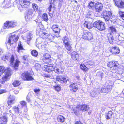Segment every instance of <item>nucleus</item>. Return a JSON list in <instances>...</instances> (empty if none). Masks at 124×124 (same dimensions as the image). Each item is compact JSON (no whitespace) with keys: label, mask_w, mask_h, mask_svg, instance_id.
I'll list each match as a JSON object with an SVG mask.
<instances>
[{"label":"nucleus","mask_w":124,"mask_h":124,"mask_svg":"<svg viewBox=\"0 0 124 124\" xmlns=\"http://www.w3.org/2000/svg\"><path fill=\"white\" fill-rule=\"evenodd\" d=\"M57 119L58 122L62 123L64 121L65 118L62 116H60L58 117Z\"/></svg>","instance_id":"nucleus-30"},{"label":"nucleus","mask_w":124,"mask_h":124,"mask_svg":"<svg viewBox=\"0 0 124 124\" xmlns=\"http://www.w3.org/2000/svg\"><path fill=\"white\" fill-rule=\"evenodd\" d=\"M86 16L87 17H88V18H90V17H91V14L90 13H88V14H87V15Z\"/></svg>","instance_id":"nucleus-58"},{"label":"nucleus","mask_w":124,"mask_h":124,"mask_svg":"<svg viewBox=\"0 0 124 124\" xmlns=\"http://www.w3.org/2000/svg\"><path fill=\"white\" fill-rule=\"evenodd\" d=\"M25 19L27 21H30L32 19L31 16L27 14L25 16Z\"/></svg>","instance_id":"nucleus-34"},{"label":"nucleus","mask_w":124,"mask_h":124,"mask_svg":"<svg viewBox=\"0 0 124 124\" xmlns=\"http://www.w3.org/2000/svg\"><path fill=\"white\" fill-rule=\"evenodd\" d=\"M49 58H51V56L48 54H46L43 58V61Z\"/></svg>","instance_id":"nucleus-42"},{"label":"nucleus","mask_w":124,"mask_h":124,"mask_svg":"<svg viewBox=\"0 0 124 124\" xmlns=\"http://www.w3.org/2000/svg\"><path fill=\"white\" fill-rule=\"evenodd\" d=\"M21 6L23 8H27L30 4L29 0H22L20 2Z\"/></svg>","instance_id":"nucleus-11"},{"label":"nucleus","mask_w":124,"mask_h":124,"mask_svg":"<svg viewBox=\"0 0 124 124\" xmlns=\"http://www.w3.org/2000/svg\"><path fill=\"white\" fill-rule=\"evenodd\" d=\"M15 98L14 97L10 96L9 98L8 101V105H10L14 104L15 102Z\"/></svg>","instance_id":"nucleus-21"},{"label":"nucleus","mask_w":124,"mask_h":124,"mask_svg":"<svg viewBox=\"0 0 124 124\" xmlns=\"http://www.w3.org/2000/svg\"><path fill=\"white\" fill-rule=\"evenodd\" d=\"M62 40L64 44L71 42L70 38L66 36L63 38Z\"/></svg>","instance_id":"nucleus-27"},{"label":"nucleus","mask_w":124,"mask_h":124,"mask_svg":"<svg viewBox=\"0 0 124 124\" xmlns=\"http://www.w3.org/2000/svg\"><path fill=\"white\" fill-rule=\"evenodd\" d=\"M41 66V65L39 64L36 63L35 65V67L36 69L39 68Z\"/></svg>","instance_id":"nucleus-50"},{"label":"nucleus","mask_w":124,"mask_h":124,"mask_svg":"<svg viewBox=\"0 0 124 124\" xmlns=\"http://www.w3.org/2000/svg\"><path fill=\"white\" fill-rule=\"evenodd\" d=\"M23 60L25 61L27 60V56L26 55H24L23 56Z\"/></svg>","instance_id":"nucleus-57"},{"label":"nucleus","mask_w":124,"mask_h":124,"mask_svg":"<svg viewBox=\"0 0 124 124\" xmlns=\"http://www.w3.org/2000/svg\"><path fill=\"white\" fill-rule=\"evenodd\" d=\"M80 67L81 69L84 71H86L88 70V69L84 64H82L80 65Z\"/></svg>","instance_id":"nucleus-32"},{"label":"nucleus","mask_w":124,"mask_h":124,"mask_svg":"<svg viewBox=\"0 0 124 124\" xmlns=\"http://www.w3.org/2000/svg\"><path fill=\"white\" fill-rule=\"evenodd\" d=\"M119 64L117 61H114L108 63V66L110 67L111 70H115Z\"/></svg>","instance_id":"nucleus-8"},{"label":"nucleus","mask_w":124,"mask_h":124,"mask_svg":"<svg viewBox=\"0 0 124 124\" xmlns=\"http://www.w3.org/2000/svg\"><path fill=\"white\" fill-rule=\"evenodd\" d=\"M94 6V3L92 1L88 5V7L89 8L93 7Z\"/></svg>","instance_id":"nucleus-45"},{"label":"nucleus","mask_w":124,"mask_h":124,"mask_svg":"<svg viewBox=\"0 0 124 124\" xmlns=\"http://www.w3.org/2000/svg\"><path fill=\"white\" fill-rule=\"evenodd\" d=\"M77 107L78 108V109H79V110H80V111H87L89 108V106L85 104L78 105Z\"/></svg>","instance_id":"nucleus-14"},{"label":"nucleus","mask_w":124,"mask_h":124,"mask_svg":"<svg viewBox=\"0 0 124 124\" xmlns=\"http://www.w3.org/2000/svg\"><path fill=\"white\" fill-rule=\"evenodd\" d=\"M6 26H4V27L2 28L1 29V31L0 32L1 33V32H5V29H8V28H6Z\"/></svg>","instance_id":"nucleus-52"},{"label":"nucleus","mask_w":124,"mask_h":124,"mask_svg":"<svg viewBox=\"0 0 124 124\" xmlns=\"http://www.w3.org/2000/svg\"><path fill=\"white\" fill-rule=\"evenodd\" d=\"M31 54L33 56L35 57H37V56L38 55L37 51L35 50H33L31 51Z\"/></svg>","instance_id":"nucleus-35"},{"label":"nucleus","mask_w":124,"mask_h":124,"mask_svg":"<svg viewBox=\"0 0 124 124\" xmlns=\"http://www.w3.org/2000/svg\"><path fill=\"white\" fill-rule=\"evenodd\" d=\"M99 94V92L98 91H92L90 93V95L91 96L94 97L97 96Z\"/></svg>","instance_id":"nucleus-31"},{"label":"nucleus","mask_w":124,"mask_h":124,"mask_svg":"<svg viewBox=\"0 0 124 124\" xmlns=\"http://www.w3.org/2000/svg\"><path fill=\"white\" fill-rule=\"evenodd\" d=\"M108 82H109V84L108 85H107V86L106 88H101L100 91L102 93H108L111 91L113 84H111V82L108 81L107 82L106 85H107L106 84H108Z\"/></svg>","instance_id":"nucleus-5"},{"label":"nucleus","mask_w":124,"mask_h":124,"mask_svg":"<svg viewBox=\"0 0 124 124\" xmlns=\"http://www.w3.org/2000/svg\"><path fill=\"white\" fill-rule=\"evenodd\" d=\"M87 64L91 65L94 64V62L93 61H89L87 62Z\"/></svg>","instance_id":"nucleus-47"},{"label":"nucleus","mask_w":124,"mask_h":124,"mask_svg":"<svg viewBox=\"0 0 124 124\" xmlns=\"http://www.w3.org/2000/svg\"><path fill=\"white\" fill-rule=\"evenodd\" d=\"M53 31L55 33L59 34L60 32V29L58 27V25H53L51 27Z\"/></svg>","instance_id":"nucleus-17"},{"label":"nucleus","mask_w":124,"mask_h":124,"mask_svg":"<svg viewBox=\"0 0 124 124\" xmlns=\"http://www.w3.org/2000/svg\"><path fill=\"white\" fill-rule=\"evenodd\" d=\"M54 70L55 72L57 74H59L60 73V70L59 69H55Z\"/></svg>","instance_id":"nucleus-55"},{"label":"nucleus","mask_w":124,"mask_h":124,"mask_svg":"<svg viewBox=\"0 0 124 124\" xmlns=\"http://www.w3.org/2000/svg\"><path fill=\"white\" fill-rule=\"evenodd\" d=\"M42 18L45 21H47L48 19L47 15L46 14L44 13L42 15Z\"/></svg>","instance_id":"nucleus-41"},{"label":"nucleus","mask_w":124,"mask_h":124,"mask_svg":"<svg viewBox=\"0 0 124 124\" xmlns=\"http://www.w3.org/2000/svg\"><path fill=\"white\" fill-rule=\"evenodd\" d=\"M32 35L31 34H29V35H28L27 37V41H30L31 39V36Z\"/></svg>","instance_id":"nucleus-46"},{"label":"nucleus","mask_w":124,"mask_h":124,"mask_svg":"<svg viewBox=\"0 0 124 124\" xmlns=\"http://www.w3.org/2000/svg\"><path fill=\"white\" fill-rule=\"evenodd\" d=\"M5 69V68L3 66H0V76H1L4 72Z\"/></svg>","instance_id":"nucleus-40"},{"label":"nucleus","mask_w":124,"mask_h":124,"mask_svg":"<svg viewBox=\"0 0 124 124\" xmlns=\"http://www.w3.org/2000/svg\"><path fill=\"white\" fill-rule=\"evenodd\" d=\"M110 52L114 54H118L120 52L119 49L118 47L115 46L112 48L110 49Z\"/></svg>","instance_id":"nucleus-18"},{"label":"nucleus","mask_w":124,"mask_h":124,"mask_svg":"<svg viewBox=\"0 0 124 124\" xmlns=\"http://www.w3.org/2000/svg\"><path fill=\"white\" fill-rule=\"evenodd\" d=\"M18 92H19L18 91H16V90H15L14 93L15 94H18Z\"/></svg>","instance_id":"nucleus-61"},{"label":"nucleus","mask_w":124,"mask_h":124,"mask_svg":"<svg viewBox=\"0 0 124 124\" xmlns=\"http://www.w3.org/2000/svg\"><path fill=\"white\" fill-rule=\"evenodd\" d=\"M6 91V90H0V94L5 93Z\"/></svg>","instance_id":"nucleus-56"},{"label":"nucleus","mask_w":124,"mask_h":124,"mask_svg":"<svg viewBox=\"0 0 124 124\" xmlns=\"http://www.w3.org/2000/svg\"><path fill=\"white\" fill-rule=\"evenodd\" d=\"M107 37L108 39V41L110 43H112L113 41H114V39L113 38V36H112L111 34H108Z\"/></svg>","instance_id":"nucleus-28"},{"label":"nucleus","mask_w":124,"mask_h":124,"mask_svg":"<svg viewBox=\"0 0 124 124\" xmlns=\"http://www.w3.org/2000/svg\"><path fill=\"white\" fill-rule=\"evenodd\" d=\"M17 25V23L13 22L7 21L4 23V26H6V28H12L15 27Z\"/></svg>","instance_id":"nucleus-9"},{"label":"nucleus","mask_w":124,"mask_h":124,"mask_svg":"<svg viewBox=\"0 0 124 124\" xmlns=\"http://www.w3.org/2000/svg\"><path fill=\"white\" fill-rule=\"evenodd\" d=\"M18 46L17 51L19 53H20V50H24L23 47L21 44H20L19 45H18Z\"/></svg>","instance_id":"nucleus-39"},{"label":"nucleus","mask_w":124,"mask_h":124,"mask_svg":"<svg viewBox=\"0 0 124 124\" xmlns=\"http://www.w3.org/2000/svg\"><path fill=\"white\" fill-rule=\"evenodd\" d=\"M64 46L67 50L71 51L72 50V44L71 42L65 44Z\"/></svg>","instance_id":"nucleus-23"},{"label":"nucleus","mask_w":124,"mask_h":124,"mask_svg":"<svg viewBox=\"0 0 124 124\" xmlns=\"http://www.w3.org/2000/svg\"><path fill=\"white\" fill-rule=\"evenodd\" d=\"M120 15L122 18L124 20V12H120Z\"/></svg>","instance_id":"nucleus-49"},{"label":"nucleus","mask_w":124,"mask_h":124,"mask_svg":"<svg viewBox=\"0 0 124 124\" xmlns=\"http://www.w3.org/2000/svg\"><path fill=\"white\" fill-rule=\"evenodd\" d=\"M12 109L16 113L19 114L20 107V106L18 105L17 107L14 106L12 108Z\"/></svg>","instance_id":"nucleus-25"},{"label":"nucleus","mask_w":124,"mask_h":124,"mask_svg":"<svg viewBox=\"0 0 124 124\" xmlns=\"http://www.w3.org/2000/svg\"><path fill=\"white\" fill-rule=\"evenodd\" d=\"M78 106L76 107H73L71 109L72 111L71 112H73L76 115H77L78 112H80L79 110V109H78V108L77 107Z\"/></svg>","instance_id":"nucleus-22"},{"label":"nucleus","mask_w":124,"mask_h":124,"mask_svg":"<svg viewBox=\"0 0 124 124\" xmlns=\"http://www.w3.org/2000/svg\"><path fill=\"white\" fill-rule=\"evenodd\" d=\"M33 11L32 9H30L29 10L27 14L32 16V15L33 14Z\"/></svg>","instance_id":"nucleus-44"},{"label":"nucleus","mask_w":124,"mask_h":124,"mask_svg":"<svg viewBox=\"0 0 124 124\" xmlns=\"http://www.w3.org/2000/svg\"><path fill=\"white\" fill-rule=\"evenodd\" d=\"M4 3L5 4H10V3L9 1H8V0H5L4 2Z\"/></svg>","instance_id":"nucleus-53"},{"label":"nucleus","mask_w":124,"mask_h":124,"mask_svg":"<svg viewBox=\"0 0 124 124\" xmlns=\"http://www.w3.org/2000/svg\"><path fill=\"white\" fill-rule=\"evenodd\" d=\"M54 0H51L49 8L47 9V10L49 11L48 13L50 16H52L53 15L52 13H51L50 12L51 11V9L52 7H54Z\"/></svg>","instance_id":"nucleus-19"},{"label":"nucleus","mask_w":124,"mask_h":124,"mask_svg":"<svg viewBox=\"0 0 124 124\" xmlns=\"http://www.w3.org/2000/svg\"><path fill=\"white\" fill-rule=\"evenodd\" d=\"M34 92L36 93H38L40 91V90L39 89H35L34 90Z\"/></svg>","instance_id":"nucleus-54"},{"label":"nucleus","mask_w":124,"mask_h":124,"mask_svg":"<svg viewBox=\"0 0 124 124\" xmlns=\"http://www.w3.org/2000/svg\"><path fill=\"white\" fill-rule=\"evenodd\" d=\"M5 57V56H3L2 57V60H3L4 61H5L6 60Z\"/></svg>","instance_id":"nucleus-60"},{"label":"nucleus","mask_w":124,"mask_h":124,"mask_svg":"<svg viewBox=\"0 0 124 124\" xmlns=\"http://www.w3.org/2000/svg\"><path fill=\"white\" fill-rule=\"evenodd\" d=\"M43 34L44 35L46 36L47 35V34L46 32H44L43 33Z\"/></svg>","instance_id":"nucleus-63"},{"label":"nucleus","mask_w":124,"mask_h":124,"mask_svg":"<svg viewBox=\"0 0 124 124\" xmlns=\"http://www.w3.org/2000/svg\"><path fill=\"white\" fill-rule=\"evenodd\" d=\"M43 61L45 63H49L51 62V58H49L48 59H46V60H43Z\"/></svg>","instance_id":"nucleus-43"},{"label":"nucleus","mask_w":124,"mask_h":124,"mask_svg":"<svg viewBox=\"0 0 124 124\" xmlns=\"http://www.w3.org/2000/svg\"><path fill=\"white\" fill-rule=\"evenodd\" d=\"M82 37L83 39L88 40H91L93 38L92 34L89 32H84Z\"/></svg>","instance_id":"nucleus-10"},{"label":"nucleus","mask_w":124,"mask_h":124,"mask_svg":"<svg viewBox=\"0 0 124 124\" xmlns=\"http://www.w3.org/2000/svg\"><path fill=\"white\" fill-rule=\"evenodd\" d=\"M101 16L104 18L106 21H108L111 17L112 13L110 12L104 10L102 12Z\"/></svg>","instance_id":"nucleus-4"},{"label":"nucleus","mask_w":124,"mask_h":124,"mask_svg":"<svg viewBox=\"0 0 124 124\" xmlns=\"http://www.w3.org/2000/svg\"><path fill=\"white\" fill-rule=\"evenodd\" d=\"M75 124H83L82 123H81V122L80 121H78L76 122L75 123Z\"/></svg>","instance_id":"nucleus-59"},{"label":"nucleus","mask_w":124,"mask_h":124,"mask_svg":"<svg viewBox=\"0 0 124 124\" xmlns=\"http://www.w3.org/2000/svg\"><path fill=\"white\" fill-rule=\"evenodd\" d=\"M18 39L17 35L14 33H11L8 41L6 43L7 46L11 45V44H13L14 42H16L17 41Z\"/></svg>","instance_id":"nucleus-3"},{"label":"nucleus","mask_w":124,"mask_h":124,"mask_svg":"<svg viewBox=\"0 0 124 124\" xmlns=\"http://www.w3.org/2000/svg\"><path fill=\"white\" fill-rule=\"evenodd\" d=\"M0 123L6 124L7 122L6 117L5 116H2L0 117Z\"/></svg>","instance_id":"nucleus-24"},{"label":"nucleus","mask_w":124,"mask_h":124,"mask_svg":"<svg viewBox=\"0 0 124 124\" xmlns=\"http://www.w3.org/2000/svg\"><path fill=\"white\" fill-rule=\"evenodd\" d=\"M20 104L22 106V108H23V107L24 106L26 105V102L24 101H21L20 102Z\"/></svg>","instance_id":"nucleus-48"},{"label":"nucleus","mask_w":124,"mask_h":124,"mask_svg":"<svg viewBox=\"0 0 124 124\" xmlns=\"http://www.w3.org/2000/svg\"><path fill=\"white\" fill-rule=\"evenodd\" d=\"M95 7L96 12H99L102 9L103 5L101 3L98 2L96 3Z\"/></svg>","instance_id":"nucleus-16"},{"label":"nucleus","mask_w":124,"mask_h":124,"mask_svg":"<svg viewBox=\"0 0 124 124\" xmlns=\"http://www.w3.org/2000/svg\"><path fill=\"white\" fill-rule=\"evenodd\" d=\"M104 25V23L100 21H95L93 24L89 22L85 21L84 24V27L88 29H90L93 26L101 31L105 29V27Z\"/></svg>","instance_id":"nucleus-1"},{"label":"nucleus","mask_w":124,"mask_h":124,"mask_svg":"<svg viewBox=\"0 0 124 124\" xmlns=\"http://www.w3.org/2000/svg\"><path fill=\"white\" fill-rule=\"evenodd\" d=\"M70 88H71L70 90L71 91L74 92H75L78 89V86L77 84L74 83L71 84L70 86Z\"/></svg>","instance_id":"nucleus-20"},{"label":"nucleus","mask_w":124,"mask_h":124,"mask_svg":"<svg viewBox=\"0 0 124 124\" xmlns=\"http://www.w3.org/2000/svg\"><path fill=\"white\" fill-rule=\"evenodd\" d=\"M54 70V67L53 66H47L46 69V71L48 72H50Z\"/></svg>","instance_id":"nucleus-26"},{"label":"nucleus","mask_w":124,"mask_h":124,"mask_svg":"<svg viewBox=\"0 0 124 124\" xmlns=\"http://www.w3.org/2000/svg\"><path fill=\"white\" fill-rule=\"evenodd\" d=\"M113 113L111 111H109L107 114L106 115V117L107 119H109L112 117Z\"/></svg>","instance_id":"nucleus-29"},{"label":"nucleus","mask_w":124,"mask_h":124,"mask_svg":"<svg viewBox=\"0 0 124 124\" xmlns=\"http://www.w3.org/2000/svg\"><path fill=\"white\" fill-rule=\"evenodd\" d=\"M110 20V21L113 23L116 22V19L115 17L111 18V17Z\"/></svg>","instance_id":"nucleus-51"},{"label":"nucleus","mask_w":124,"mask_h":124,"mask_svg":"<svg viewBox=\"0 0 124 124\" xmlns=\"http://www.w3.org/2000/svg\"><path fill=\"white\" fill-rule=\"evenodd\" d=\"M115 3L119 8H124V0H114Z\"/></svg>","instance_id":"nucleus-13"},{"label":"nucleus","mask_w":124,"mask_h":124,"mask_svg":"<svg viewBox=\"0 0 124 124\" xmlns=\"http://www.w3.org/2000/svg\"><path fill=\"white\" fill-rule=\"evenodd\" d=\"M32 5V8L35 11H36L38 10V6L36 4L33 3Z\"/></svg>","instance_id":"nucleus-38"},{"label":"nucleus","mask_w":124,"mask_h":124,"mask_svg":"<svg viewBox=\"0 0 124 124\" xmlns=\"http://www.w3.org/2000/svg\"><path fill=\"white\" fill-rule=\"evenodd\" d=\"M11 69L8 68L6 70L5 73V75H4L2 78V81L1 82L2 84L4 83L5 81H6L7 80L8 77L11 75Z\"/></svg>","instance_id":"nucleus-7"},{"label":"nucleus","mask_w":124,"mask_h":124,"mask_svg":"<svg viewBox=\"0 0 124 124\" xmlns=\"http://www.w3.org/2000/svg\"><path fill=\"white\" fill-rule=\"evenodd\" d=\"M2 52H3L1 49L0 48V55L2 54Z\"/></svg>","instance_id":"nucleus-62"},{"label":"nucleus","mask_w":124,"mask_h":124,"mask_svg":"<svg viewBox=\"0 0 124 124\" xmlns=\"http://www.w3.org/2000/svg\"><path fill=\"white\" fill-rule=\"evenodd\" d=\"M54 87L55 90L57 92H59L61 90V87L60 85H59L54 86Z\"/></svg>","instance_id":"nucleus-36"},{"label":"nucleus","mask_w":124,"mask_h":124,"mask_svg":"<svg viewBox=\"0 0 124 124\" xmlns=\"http://www.w3.org/2000/svg\"><path fill=\"white\" fill-rule=\"evenodd\" d=\"M21 78L23 80L27 81H31L34 79L28 72H26L22 74Z\"/></svg>","instance_id":"nucleus-6"},{"label":"nucleus","mask_w":124,"mask_h":124,"mask_svg":"<svg viewBox=\"0 0 124 124\" xmlns=\"http://www.w3.org/2000/svg\"><path fill=\"white\" fill-rule=\"evenodd\" d=\"M56 78L57 80L61 82H62L65 83H66L67 81L69 80L68 78L60 76H57Z\"/></svg>","instance_id":"nucleus-12"},{"label":"nucleus","mask_w":124,"mask_h":124,"mask_svg":"<svg viewBox=\"0 0 124 124\" xmlns=\"http://www.w3.org/2000/svg\"><path fill=\"white\" fill-rule=\"evenodd\" d=\"M5 57L6 60H9V62L10 63V65L11 66L15 68V69H17V68H16L18 67L19 64L20 62L19 61L16 60L14 63V56L13 55H12L11 56H9L8 55H7L5 56Z\"/></svg>","instance_id":"nucleus-2"},{"label":"nucleus","mask_w":124,"mask_h":124,"mask_svg":"<svg viewBox=\"0 0 124 124\" xmlns=\"http://www.w3.org/2000/svg\"><path fill=\"white\" fill-rule=\"evenodd\" d=\"M20 81H15L13 83V85L15 86L16 87L20 85Z\"/></svg>","instance_id":"nucleus-37"},{"label":"nucleus","mask_w":124,"mask_h":124,"mask_svg":"<svg viewBox=\"0 0 124 124\" xmlns=\"http://www.w3.org/2000/svg\"><path fill=\"white\" fill-rule=\"evenodd\" d=\"M47 38H48L50 41L52 42L54 38V37L51 34H49L47 36Z\"/></svg>","instance_id":"nucleus-33"},{"label":"nucleus","mask_w":124,"mask_h":124,"mask_svg":"<svg viewBox=\"0 0 124 124\" xmlns=\"http://www.w3.org/2000/svg\"><path fill=\"white\" fill-rule=\"evenodd\" d=\"M40 39H37L36 40V42H37V41H39V40H40Z\"/></svg>","instance_id":"nucleus-64"},{"label":"nucleus","mask_w":124,"mask_h":124,"mask_svg":"<svg viewBox=\"0 0 124 124\" xmlns=\"http://www.w3.org/2000/svg\"><path fill=\"white\" fill-rule=\"evenodd\" d=\"M109 31L110 32V34L111 35L112 34H113L114 35L115 34H116L117 36H119L118 31L116 30L115 26H112L109 28Z\"/></svg>","instance_id":"nucleus-15"}]
</instances>
